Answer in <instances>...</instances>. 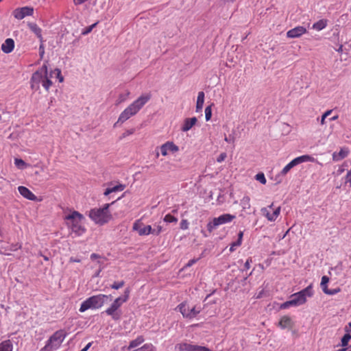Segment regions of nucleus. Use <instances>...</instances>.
<instances>
[{
    "mask_svg": "<svg viewBox=\"0 0 351 351\" xmlns=\"http://www.w3.org/2000/svg\"><path fill=\"white\" fill-rule=\"evenodd\" d=\"M150 99V93L143 95L139 97L121 112L117 122L114 123V126L115 127L119 122H125L131 117L135 115Z\"/></svg>",
    "mask_w": 351,
    "mask_h": 351,
    "instance_id": "1",
    "label": "nucleus"
},
{
    "mask_svg": "<svg viewBox=\"0 0 351 351\" xmlns=\"http://www.w3.org/2000/svg\"><path fill=\"white\" fill-rule=\"evenodd\" d=\"M121 197H117L116 200L110 204H106L102 208H93L89 212L90 218L99 225H104L108 223L112 219V215L109 211V207Z\"/></svg>",
    "mask_w": 351,
    "mask_h": 351,
    "instance_id": "2",
    "label": "nucleus"
},
{
    "mask_svg": "<svg viewBox=\"0 0 351 351\" xmlns=\"http://www.w3.org/2000/svg\"><path fill=\"white\" fill-rule=\"evenodd\" d=\"M108 300H112L111 295L99 294L91 296L82 303L80 311L84 312L89 308H101Z\"/></svg>",
    "mask_w": 351,
    "mask_h": 351,
    "instance_id": "3",
    "label": "nucleus"
},
{
    "mask_svg": "<svg viewBox=\"0 0 351 351\" xmlns=\"http://www.w3.org/2000/svg\"><path fill=\"white\" fill-rule=\"evenodd\" d=\"M64 219L70 221L72 232L76 235L80 236L85 232V228L80 224L81 221L84 219V217L79 212L74 210L66 215Z\"/></svg>",
    "mask_w": 351,
    "mask_h": 351,
    "instance_id": "4",
    "label": "nucleus"
},
{
    "mask_svg": "<svg viewBox=\"0 0 351 351\" xmlns=\"http://www.w3.org/2000/svg\"><path fill=\"white\" fill-rule=\"evenodd\" d=\"M130 293V289L129 288L125 289L123 295L116 298L111 306L106 310V313L108 315H110L114 320H119L120 319L121 313L117 312V310L123 303L128 300Z\"/></svg>",
    "mask_w": 351,
    "mask_h": 351,
    "instance_id": "5",
    "label": "nucleus"
},
{
    "mask_svg": "<svg viewBox=\"0 0 351 351\" xmlns=\"http://www.w3.org/2000/svg\"><path fill=\"white\" fill-rule=\"evenodd\" d=\"M235 215L228 213L221 215L218 217H215L211 221H210L207 224V229L208 232L210 233L213 232V229L216 228L217 226L229 223L234 219H235Z\"/></svg>",
    "mask_w": 351,
    "mask_h": 351,
    "instance_id": "6",
    "label": "nucleus"
},
{
    "mask_svg": "<svg viewBox=\"0 0 351 351\" xmlns=\"http://www.w3.org/2000/svg\"><path fill=\"white\" fill-rule=\"evenodd\" d=\"M66 333L63 330L56 331L49 339L46 348H57L62 343Z\"/></svg>",
    "mask_w": 351,
    "mask_h": 351,
    "instance_id": "7",
    "label": "nucleus"
},
{
    "mask_svg": "<svg viewBox=\"0 0 351 351\" xmlns=\"http://www.w3.org/2000/svg\"><path fill=\"white\" fill-rule=\"evenodd\" d=\"M179 310L183 317L192 319L195 317L201 311L200 307L193 306L190 308L186 303L182 302L178 306Z\"/></svg>",
    "mask_w": 351,
    "mask_h": 351,
    "instance_id": "8",
    "label": "nucleus"
},
{
    "mask_svg": "<svg viewBox=\"0 0 351 351\" xmlns=\"http://www.w3.org/2000/svg\"><path fill=\"white\" fill-rule=\"evenodd\" d=\"M34 13V8L32 7H23L16 8L13 11L14 16L17 19H23L27 16H32Z\"/></svg>",
    "mask_w": 351,
    "mask_h": 351,
    "instance_id": "9",
    "label": "nucleus"
},
{
    "mask_svg": "<svg viewBox=\"0 0 351 351\" xmlns=\"http://www.w3.org/2000/svg\"><path fill=\"white\" fill-rule=\"evenodd\" d=\"M176 348H178L180 351H210L206 347L191 345L186 343L178 344Z\"/></svg>",
    "mask_w": 351,
    "mask_h": 351,
    "instance_id": "10",
    "label": "nucleus"
},
{
    "mask_svg": "<svg viewBox=\"0 0 351 351\" xmlns=\"http://www.w3.org/2000/svg\"><path fill=\"white\" fill-rule=\"evenodd\" d=\"M160 150L162 155L165 156L168 154L169 151L174 153L178 152L179 148L173 142L167 141L160 147Z\"/></svg>",
    "mask_w": 351,
    "mask_h": 351,
    "instance_id": "11",
    "label": "nucleus"
},
{
    "mask_svg": "<svg viewBox=\"0 0 351 351\" xmlns=\"http://www.w3.org/2000/svg\"><path fill=\"white\" fill-rule=\"evenodd\" d=\"M306 32L305 27L302 26H298L293 29L289 30L287 33V36L288 38H298L302 34H304Z\"/></svg>",
    "mask_w": 351,
    "mask_h": 351,
    "instance_id": "12",
    "label": "nucleus"
},
{
    "mask_svg": "<svg viewBox=\"0 0 351 351\" xmlns=\"http://www.w3.org/2000/svg\"><path fill=\"white\" fill-rule=\"evenodd\" d=\"M133 229L138 231L139 235H148L152 234V228L151 226L147 225L141 228V225L138 223H135L133 226Z\"/></svg>",
    "mask_w": 351,
    "mask_h": 351,
    "instance_id": "13",
    "label": "nucleus"
},
{
    "mask_svg": "<svg viewBox=\"0 0 351 351\" xmlns=\"http://www.w3.org/2000/svg\"><path fill=\"white\" fill-rule=\"evenodd\" d=\"M18 190L20 194L27 199L35 201L37 199L36 196L25 186H20Z\"/></svg>",
    "mask_w": 351,
    "mask_h": 351,
    "instance_id": "14",
    "label": "nucleus"
},
{
    "mask_svg": "<svg viewBox=\"0 0 351 351\" xmlns=\"http://www.w3.org/2000/svg\"><path fill=\"white\" fill-rule=\"evenodd\" d=\"M197 119L196 117H192V118H186L184 119V123L182 126V132H187L189 131L190 129L192 128V127L193 125H195V123H197Z\"/></svg>",
    "mask_w": 351,
    "mask_h": 351,
    "instance_id": "15",
    "label": "nucleus"
},
{
    "mask_svg": "<svg viewBox=\"0 0 351 351\" xmlns=\"http://www.w3.org/2000/svg\"><path fill=\"white\" fill-rule=\"evenodd\" d=\"M14 47V40L12 38H7L1 45V50L5 53H9L12 51Z\"/></svg>",
    "mask_w": 351,
    "mask_h": 351,
    "instance_id": "16",
    "label": "nucleus"
},
{
    "mask_svg": "<svg viewBox=\"0 0 351 351\" xmlns=\"http://www.w3.org/2000/svg\"><path fill=\"white\" fill-rule=\"evenodd\" d=\"M349 151L347 149L342 148L339 152L332 154V159L335 161H339L345 158L348 155Z\"/></svg>",
    "mask_w": 351,
    "mask_h": 351,
    "instance_id": "17",
    "label": "nucleus"
},
{
    "mask_svg": "<svg viewBox=\"0 0 351 351\" xmlns=\"http://www.w3.org/2000/svg\"><path fill=\"white\" fill-rule=\"evenodd\" d=\"M27 25L29 27V29L37 36L40 41L43 43V39L41 34V29L36 23H29Z\"/></svg>",
    "mask_w": 351,
    "mask_h": 351,
    "instance_id": "18",
    "label": "nucleus"
},
{
    "mask_svg": "<svg viewBox=\"0 0 351 351\" xmlns=\"http://www.w3.org/2000/svg\"><path fill=\"white\" fill-rule=\"evenodd\" d=\"M42 70H43V73H45V77L43 78V80L42 82L43 86L48 90L49 87L51 86L52 82L47 77V67L46 65H43L42 66Z\"/></svg>",
    "mask_w": 351,
    "mask_h": 351,
    "instance_id": "19",
    "label": "nucleus"
},
{
    "mask_svg": "<svg viewBox=\"0 0 351 351\" xmlns=\"http://www.w3.org/2000/svg\"><path fill=\"white\" fill-rule=\"evenodd\" d=\"M43 70L41 69V71H36L32 74V78H31V82L40 84L42 83L43 78L45 76L43 75Z\"/></svg>",
    "mask_w": 351,
    "mask_h": 351,
    "instance_id": "20",
    "label": "nucleus"
},
{
    "mask_svg": "<svg viewBox=\"0 0 351 351\" xmlns=\"http://www.w3.org/2000/svg\"><path fill=\"white\" fill-rule=\"evenodd\" d=\"M204 101V93L203 91H200L198 93V96L197 99L196 104V111L199 112L202 110Z\"/></svg>",
    "mask_w": 351,
    "mask_h": 351,
    "instance_id": "21",
    "label": "nucleus"
},
{
    "mask_svg": "<svg viewBox=\"0 0 351 351\" xmlns=\"http://www.w3.org/2000/svg\"><path fill=\"white\" fill-rule=\"evenodd\" d=\"M278 324L282 328H285L287 327H291L292 322L289 316H283L280 319Z\"/></svg>",
    "mask_w": 351,
    "mask_h": 351,
    "instance_id": "22",
    "label": "nucleus"
},
{
    "mask_svg": "<svg viewBox=\"0 0 351 351\" xmlns=\"http://www.w3.org/2000/svg\"><path fill=\"white\" fill-rule=\"evenodd\" d=\"M144 341V338L143 336H138L136 339L130 341V345L128 348V350H131L132 348H136L140 344H141Z\"/></svg>",
    "mask_w": 351,
    "mask_h": 351,
    "instance_id": "23",
    "label": "nucleus"
},
{
    "mask_svg": "<svg viewBox=\"0 0 351 351\" xmlns=\"http://www.w3.org/2000/svg\"><path fill=\"white\" fill-rule=\"evenodd\" d=\"M291 298H293L295 300H296L299 306L304 304L306 302V298H304L300 292L293 294Z\"/></svg>",
    "mask_w": 351,
    "mask_h": 351,
    "instance_id": "24",
    "label": "nucleus"
},
{
    "mask_svg": "<svg viewBox=\"0 0 351 351\" xmlns=\"http://www.w3.org/2000/svg\"><path fill=\"white\" fill-rule=\"evenodd\" d=\"M12 344L10 340L4 341L0 343V351H12Z\"/></svg>",
    "mask_w": 351,
    "mask_h": 351,
    "instance_id": "25",
    "label": "nucleus"
},
{
    "mask_svg": "<svg viewBox=\"0 0 351 351\" xmlns=\"http://www.w3.org/2000/svg\"><path fill=\"white\" fill-rule=\"evenodd\" d=\"M312 285H308L306 288L299 291L302 295L306 298V296L311 297L313 294Z\"/></svg>",
    "mask_w": 351,
    "mask_h": 351,
    "instance_id": "26",
    "label": "nucleus"
},
{
    "mask_svg": "<svg viewBox=\"0 0 351 351\" xmlns=\"http://www.w3.org/2000/svg\"><path fill=\"white\" fill-rule=\"evenodd\" d=\"M326 25L327 21L322 19L314 23L313 27L317 30H322L326 26Z\"/></svg>",
    "mask_w": 351,
    "mask_h": 351,
    "instance_id": "27",
    "label": "nucleus"
},
{
    "mask_svg": "<svg viewBox=\"0 0 351 351\" xmlns=\"http://www.w3.org/2000/svg\"><path fill=\"white\" fill-rule=\"evenodd\" d=\"M250 199L248 196H245L241 200V205L243 210L249 209L250 208Z\"/></svg>",
    "mask_w": 351,
    "mask_h": 351,
    "instance_id": "28",
    "label": "nucleus"
},
{
    "mask_svg": "<svg viewBox=\"0 0 351 351\" xmlns=\"http://www.w3.org/2000/svg\"><path fill=\"white\" fill-rule=\"evenodd\" d=\"M291 306H299L297 303V301L295 300L293 298H291V300L282 304L280 306V308H287Z\"/></svg>",
    "mask_w": 351,
    "mask_h": 351,
    "instance_id": "29",
    "label": "nucleus"
},
{
    "mask_svg": "<svg viewBox=\"0 0 351 351\" xmlns=\"http://www.w3.org/2000/svg\"><path fill=\"white\" fill-rule=\"evenodd\" d=\"M262 214L267 217L270 221H275V217H273V214H270L267 208H263L261 210Z\"/></svg>",
    "mask_w": 351,
    "mask_h": 351,
    "instance_id": "30",
    "label": "nucleus"
},
{
    "mask_svg": "<svg viewBox=\"0 0 351 351\" xmlns=\"http://www.w3.org/2000/svg\"><path fill=\"white\" fill-rule=\"evenodd\" d=\"M351 339V335L349 333L345 334L341 339V346L346 347L348 345L349 341Z\"/></svg>",
    "mask_w": 351,
    "mask_h": 351,
    "instance_id": "31",
    "label": "nucleus"
},
{
    "mask_svg": "<svg viewBox=\"0 0 351 351\" xmlns=\"http://www.w3.org/2000/svg\"><path fill=\"white\" fill-rule=\"evenodd\" d=\"M14 164L18 168L21 169H23L27 167L26 162L21 158H15Z\"/></svg>",
    "mask_w": 351,
    "mask_h": 351,
    "instance_id": "32",
    "label": "nucleus"
},
{
    "mask_svg": "<svg viewBox=\"0 0 351 351\" xmlns=\"http://www.w3.org/2000/svg\"><path fill=\"white\" fill-rule=\"evenodd\" d=\"M255 179L263 184H265L267 182V180L265 177V175L262 172L257 173L255 176Z\"/></svg>",
    "mask_w": 351,
    "mask_h": 351,
    "instance_id": "33",
    "label": "nucleus"
},
{
    "mask_svg": "<svg viewBox=\"0 0 351 351\" xmlns=\"http://www.w3.org/2000/svg\"><path fill=\"white\" fill-rule=\"evenodd\" d=\"M53 75H56V77L59 80L60 82H62L64 80V77L61 75V71L59 69H56L53 71H52L50 74V77H52Z\"/></svg>",
    "mask_w": 351,
    "mask_h": 351,
    "instance_id": "34",
    "label": "nucleus"
},
{
    "mask_svg": "<svg viewBox=\"0 0 351 351\" xmlns=\"http://www.w3.org/2000/svg\"><path fill=\"white\" fill-rule=\"evenodd\" d=\"M294 166L293 162L291 161L289 164H287L282 170L281 174L286 175Z\"/></svg>",
    "mask_w": 351,
    "mask_h": 351,
    "instance_id": "35",
    "label": "nucleus"
},
{
    "mask_svg": "<svg viewBox=\"0 0 351 351\" xmlns=\"http://www.w3.org/2000/svg\"><path fill=\"white\" fill-rule=\"evenodd\" d=\"M212 117V108L211 106H208L205 109V119L206 121H209Z\"/></svg>",
    "mask_w": 351,
    "mask_h": 351,
    "instance_id": "36",
    "label": "nucleus"
},
{
    "mask_svg": "<svg viewBox=\"0 0 351 351\" xmlns=\"http://www.w3.org/2000/svg\"><path fill=\"white\" fill-rule=\"evenodd\" d=\"M164 221L167 223L177 222L178 219L176 217H175L174 216H173L170 214H168L165 217Z\"/></svg>",
    "mask_w": 351,
    "mask_h": 351,
    "instance_id": "37",
    "label": "nucleus"
},
{
    "mask_svg": "<svg viewBox=\"0 0 351 351\" xmlns=\"http://www.w3.org/2000/svg\"><path fill=\"white\" fill-rule=\"evenodd\" d=\"M110 189L111 190V193L117 192V191H123L125 189V185L119 184H118L117 186H114L113 187H110Z\"/></svg>",
    "mask_w": 351,
    "mask_h": 351,
    "instance_id": "38",
    "label": "nucleus"
},
{
    "mask_svg": "<svg viewBox=\"0 0 351 351\" xmlns=\"http://www.w3.org/2000/svg\"><path fill=\"white\" fill-rule=\"evenodd\" d=\"M125 285V282L123 280L122 281H120V282H114L111 286L110 287L112 289H119L120 288H121L122 287H123Z\"/></svg>",
    "mask_w": 351,
    "mask_h": 351,
    "instance_id": "39",
    "label": "nucleus"
},
{
    "mask_svg": "<svg viewBox=\"0 0 351 351\" xmlns=\"http://www.w3.org/2000/svg\"><path fill=\"white\" fill-rule=\"evenodd\" d=\"M302 162H314L315 159L309 155H303L300 156Z\"/></svg>",
    "mask_w": 351,
    "mask_h": 351,
    "instance_id": "40",
    "label": "nucleus"
},
{
    "mask_svg": "<svg viewBox=\"0 0 351 351\" xmlns=\"http://www.w3.org/2000/svg\"><path fill=\"white\" fill-rule=\"evenodd\" d=\"M130 95V92L127 91L125 94H120L119 97V99L117 100V104H119L123 101H124L128 96Z\"/></svg>",
    "mask_w": 351,
    "mask_h": 351,
    "instance_id": "41",
    "label": "nucleus"
},
{
    "mask_svg": "<svg viewBox=\"0 0 351 351\" xmlns=\"http://www.w3.org/2000/svg\"><path fill=\"white\" fill-rule=\"evenodd\" d=\"M331 112H332V110H327L326 112H325L322 114V119L320 121V123L322 125H324L325 123V119H327V117L330 114Z\"/></svg>",
    "mask_w": 351,
    "mask_h": 351,
    "instance_id": "42",
    "label": "nucleus"
},
{
    "mask_svg": "<svg viewBox=\"0 0 351 351\" xmlns=\"http://www.w3.org/2000/svg\"><path fill=\"white\" fill-rule=\"evenodd\" d=\"M97 23L87 27L83 32H82V34L83 35H86V34H88V33H90L92 29H93V27H95L96 25H97Z\"/></svg>",
    "mask_w": 351,
    "mask_h": 351,
    "instance_id": "43",
    "label": "nucleus"
},
{
    "mask_svg": "<svg viewBox=\"0 0 351 351\" xmlns=\"http://www.w3.org/2000/svg\"><path fill=\"white\" fill-rule=\"evenodd\" d=\"M134 132V129H130L126 130L124 133L122 134V135L120 136V139H123L125 137H126L128 135L132 134Z\"/></svg>",
    "mask_w": 351,
    "mask_h": 351,
    "instance_id": "44",
    "label": "nucleus"
},
{
    "mask_svg": "<svg viewBox=\"0 0 351 351\" xmlns=\"http://www.w3.org/2000/svg\"><path fill=\"white\" fill-rule=\"evenodd\" d=\"M224 140L227 143H234L235 141V137L233 134H230L228 136H225Z\"/></svg>",
    "mask_w": 351,
    "mask_h": 351,
    "instance_id": "45",
    "label": "nucleus"
},
{
    "mask_svg": "<svg viewBox=\"0 0 351 351\" xmlns=\"http://www.w3.org/2000/svg\"><path fill=\"white\" fill-rule=\"evenodd\" d=\"M162 226H157L156 228H152V234H156V235H158L161 232H162Z\"/></svg>",
    "mask_w": 351,
    "mask_h": 351,
    "instance_id": "46",
    "label": "nucleus"
},
{
    "mask_svg": "<svg viewBox=\"0 0 351 351\" xmlns=\"http://www.w3.org/2000/svg\"><path fill=\"white\" fill-rule=\"evenodd\" d=\"M189 227V223L186 219L182 220L180 223V228L182 230H186Z\"/></svg>",
    "mask_w": 351,
    "mask_h": 351,
    "instance_id": "47",
    "label": "nucleus"
},
{
    "mask_svg": "<svg viewBox=\"0 0 351 351\" xmlns=\"http://www.w3.org/2000/svg\"><path fill=\"white\" fill-rule=\"evenodd\" d=\"M227 157V155H226V153L223 152V153H221L217 158V161L218 162H221L222 161H223Z\"/></svg>",
    "mask_w": 351,
    "mask_h": 351,
    "instance_id": "48",
    "label": "nucleus"
},
{
    "mask_svg": "<svg viewBox=\"0 0 351 351\" xmlns=\"http://www.w3.org/2000/svg\"><path fill=\"white\" fill-rule=\"evenodd\" d=\"M243 232L240 231L238 234V239L236 241V245H241Z\"/></svg>",
    "mask_w": 351,
    "mask_h": 351,
    "instance_id": "49",
    "label": "nucleus"
},
{
    "mask_svg": "<svg viewBox=\"0 0 351 351\" xmlns=\"http://www.w3.org/2000/svg\"><path fill=\"white\" fill-rule=\"evenodd\" d=\"M21 247V244H19V243L12 244L10 245L9 250H11V251H15L17 249H20Z\"/></svg>",
    "mask_w": 351,
    "mask_h": 351,
    "instance_id": "50",
    "label": "nucleus"
},
{
    "mask_svg": "<svg viewBox=\"0 0 351 351\" xmlns=\"http://www.w3.org/2000/svg\"><path fill=\"white\" fill-rule=\"evenodd\" d=\"M291 162H293L294 166H296L302 162L300 156L294 158L293 160H291Z\"/></svg>",
    "mask_w": 351,
    "mask_h": 351,
    "instance_id": "51",
    "label": "nucleus"
},
{
    "mask_svg": "<svg viewBox=\"0 0 351 351\" xmlns=\"http://www.w3.org/2000/svg\"><path fill=\"white\" fill-rule=\"evenodd\" d=\"M280 212V206L277 207L273 212V217H275V219L278 217Z\"/></svg>",
    "mask_w": 351,
    "mask_h": 351,
    "instance_id": "52",
    "label": "nucleus"
},
{
    "mask_svg": "<svg viewBox=\"0 0 351 351\" xmlns=\"http://www.w3.org/2000/svg\"><path fill=\"white\" fill-rule=\"evenodd\" d=\"M328 281H329V278H328V277H327L326 276H324L322 278L321 285H327V283L328 282Z\"/></svg>",
    "mask_w": 351,
    "mask_h": 351,
    "instance_id": "53",
    "label": "nucleus"
},
{
    "mask_svg": "<svg viewBox=\"0 0 351 351\" xmlns=\"http://www.w3.org/2000/svg\"><path fill=\"white\" fill-rule=\"evenodd\" d=\"M346 182L349 183L350 186L351 187V169L347 173Z\"/></svg>",
    "mask_w": 351,
    "mask_h": 351,
    "instance_id": "54",
    "label": "nucleus"
},
{
    "mask_svg": "<svg viewBox=\"0 0 351 351\" xmlns=\"http://www.w3.org/2000/svg\"><path fill=\"white\" fill-rule=\"evenodd\" d=\"M39 53H40V58H43V55L45 53L44 46L43 44H41L39 47Z\"/></svg>",
    "mask_w": 351,
    "mask_h": 351,
    "instance_id": "55",
    "label": "nucleus"
},
{
    "mask_svg": "<svg viewBox=\"0 0 351 351\" xmlns=\"http://www.w3.org/2000/svg\"><path fill=\"white\" fill-rule=\"evenodd\" d=\"M199 258H193L189 261V263L186 265V267H191L194 263H195Z\"/></svg>",
    "mask_w": 351,
    "mask_h": 351,
    "instance_id": "56",
    "label": "nucleus"
},
{
    "mask_svg": "<svg viewBox=\"0 0 351 351\" xmlns=\"http://www.w3.org/2000/svg\"><path fill=\"white\" fill-rule=\"evenodd\" d=\"M252 262V258H248L246 262L245 263L244 267L246 269H250V263Z\"/></svg>",
    "mask_w": 351,
    "mask_h": 351,
    "instance_id": "57",
    "label": "nucleus"
},
{
    "mask_svg": "<svg viewBox=\"0 0 351 351\" xmlns=\"http://www.w3.org/2000/svg\"><path fill=\"white\" fill-rule=\"evenodd\" d=\"M340 291V289L338 288V289H330V291H328V295H334L337 293H338L339 291Z\"/></svg>",
    "mask_w": 351,
    "mask_h": 351,
    "instance_id": "58",
    "label": "nucleus"
},
{
    "mask_svg": "<svg viewBox=\"0 0 351 351\" xmlns=\"http://www.w3.org/2000/svg\"><path fill=\"white\" fill-rule=\"evenodd\" d=\"M32 84H31V87L32 89L34 90H38L39 88V84H37V83H34V82H31Z\"/></svg>",
    "mask_w": 351,
    "mask_h": 351,
    "instance_id": "59",
    "label": "nucleus"
},
{
    "mask_svg": "<svg viewBox=\"0 0 351 351\" xmlns=\"http://www.w3.org/2000/svg\"><path fill=\"white\" fill-rule=\"evenodd\" d=\"M322 288V290L323 291L326 293V294H328V291H330V289H328L327 287V285H321Z\"/></svg>",
    "mask_w": 351,
    "mask_h": 351,
    "instance_id": "60",
    "label": "nucleus"
},
{
    "mask_svg": "<svg viewBox=\"0 0 351 351\" xmlns=\"http://www.w3.org/2000/svg\"><path fill=\"white\" fill-rule=\"evenodd\" d=\"M241 245H236V241L233 242L230 246V251L233 252L234 251V247L237 246H240Z\"/></svg>",
    "mask_w": 351,
    "mask_h": 351,
    "instance_id": "61",
    "label": "nucleus"
},
{
    "mask_svg": "<svg viewBox=\"0 0 351 351\" xmlns=\"http://www.w3.org/2000/svg\"><path fill=\"white\" fill-rule=\"evenodd\" d=\"M69 261L71 263H80L81 260L73 257H71Z\"/></svg>",
    "mask_w": 351,
    "mask_h": 351,
    "instance_id": "62",
    "label": "nucleus"
},
{
    "mask_svg": "<svg viewBox=\"0 0 351 351\" xmlns=\"http://www.w3.org/2000/svg\"><path fill=\"white\" fill-rule=\"evenodd\" d=\"M99 258H100V256L97 254L93 253L90 255L91 260H95Z\"/></svg>",
    "mask_w": 351,
    "mask_h": 351,
    "instance_id": "63",
    "label": "nucleus"
},
{
    "mask_svg": "<svg viewBox=\"0 0 351 351\" xmlns=\"http://www.w3.org/2000/svg\"><path fill=\"white\" fill-rule=\"evenodd\" d=\"M91 343H88L83 349H82L80 351H87L88 349L91 346Z\"/></svg>",
    "mask_w": 351,
    "mask_h": 351,
    "instance_id": "64",
    "label": "nucleus"
}]
</instances>
